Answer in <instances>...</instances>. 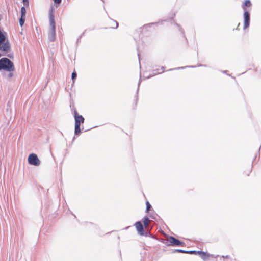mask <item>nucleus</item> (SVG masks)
<instances>
[{"instance_id": "nucleus-1", "label": "nucleus", "mask_w": 261, "mask_h": 261, "mask_svg": "<svg viewBox=\"0 0 261 261\" xmlns=\"http://www.w3.org/2000/svg\"><path fill=\"white\" fill-rule=\"evenodd\" d=\"M6 33L0 30V50L4 52H9L11 45L8 40L6 38Z\"/></svg>"}, {"instance_id": "nucleus-2", "label": "nucleus", "mask_w": 261, "mask_h": 261, "mask_svg": "<svg viewBox=\"0 0 261 261\" xmlns=\"http://www.w3.org/2000/svg\"><path fill=\"white\" fill-rule=\"evenodd\" d=\"M4 70L8 72H12L15 70L13 63L7 58H3L0 59V70Z\"/></svg>"}, {"instance_id": "nucleus-3", "label": "nucleus", "mask_w": 261, "mask_h": 261, "mask_svg": "<svg viewBox=\"0 0 261 261\" xmlns=\"http://www.w3.org/2000/svg\"><path fill=\"white\" fill-rule=\"evenodd\" d=\"M74 116L75 119V134L78 135L81 133V124L84 123L85 119L82 115L77 114L76 110L74 111Z\"/></svg>"}, {"instance_id": "nucleus-4", "label": "nucleus", "mask_w": 261, "mask_h": 261, "mask_svg": "<svg viewBox=\"0 0 261 261\" xmlns=\"http://www.w3.org/2000/svg\"><path fill=\"white\" fill-rule=\"evenodd\" d=\"M28 161L29 164L34 166H39L40 164V160L37 155L34 153H32L29 155Z\"/></svg>"}, {"instance_id": "nucleus-5", "label": "nucleus", "mask_w": 261, "mask_h": 261, "mask_svg": "<svg viewBox=\"0 0 261 261\" xmlns=\"http://www.w3.org/2000/svg\"><path fill=\"white\" fill-rule=\"evenodd\" d=\"M167 241L170 243V245L172 246H178L184 244V243L173 237H168L167 238Z\"/></svg>"}, {"instance_id": "nucleus-6", "label": "nucleus", "mask_w": 261, "mask_h": 261, "mask_svg": "<svg viewBox=\"0 0 261 261\" xmlns=\"http://www.w3.org/2000/svg\"><path fill=\"white\" fill-rule=\"evenodd\" d=\"M243 9L244 10V28L246 29L248 27L249 25L250 22V14L248 12L246 11V8L245 7H243Z\"/></svg>"}, {"instance_id": "nucleus-7", "label": "nucleus", "mask_w": 261, "mask_h": 261, "mask_svg": "<svg viewBox=\"0 0 261 261\" xmlns=\"http://www.w3.org/2000/svg\"><path fill=\"white\" fill-rule=\"evenodd\" d=\"M50 29L48 33V39L50 41H54L56 38V27L55 25L50 26Z\"/></svg>"}, {"instance_id": "nucleus-8", "label": "nucleus", "mask_w": 261, "mask_h": 261, "mask_svg": "<svg viewBox=\"0 0 261 261\" xmlns=\"http://www.w3.org/2000/svg\"><path fill=\"white\" fill-rule=\"evenodd\" d=\"M135 226L137 230L138 231V233L141 235H143V232H144V229H143V225H142V223H141V222H140V221L137 222L135 224Z\"/></svg>"}, {"instance_id": "nucleus-9", "label": "nucleus", "mask_w": 261, "mask_h": 261, "mask_svg": "<svg viewBox=\"0 0 261 261\" xmlns=\"http://www.w3.org/2000/svg\"><path fill=\"white\" fill-rule=\"evenodd\" d=\"M50 26L55 25V22L54 18L53 11L51 10L49 13V16Z\"/></svg>"}, {"instance_id": "nucleus-10", "label": "nucleus", "mask_w": 261, "mask_h": 261, "mask_svg": "<svg viewBox=\"0 0 261 261\" xmlns=\"http://www.w3.org/2000/svg\"><path fill=\"white\" fill-rule=\"evenodd\" d=\"M197 254H199L201 257V258L204 260H207L210 256L206 253L200 251H197Z\"/></svg>"}, {"instance_id": "nucleus-11", "label": "nucleus", "mask_w": 261, "mask_h": 261, "mask_svg": "<svg viewBox=\"0 0 261 261\" xmlns=\"http://www.w3.org/2000/svg\"><path fill=\"white\" fill-rule=\"evenodd\" d=\"M26 10L24 7H22L21 9V16L25 17Z\"/></svg>"}, {"instance_id": "nucleus-12", "label": "nucleus", "mask_w": 261, "mask_h": 261, "mask_svg": "<svg viewBox=\"0 0 261 261\" xmlns=\"http://www.w3.org/2000/svg\"><path fill=\"white\" fill-rule=\"evenodd\" d=\"M25 19V17L21 16V18H20V20H19V24H20V26H22L24 24Z\"/></svg>"}, {"instance_id": "nucleus-13", "label": "nucleus", "mask_w": 261, "mask_h": 261, "mask_svg": "<svg viewBox=\"0 0 261 261\" xmlns=\"http://www.w3.org/2000/svg\"><path fill=\"white\" fill-rule=\"evenodd\" d=\"M149 220V219L147 217H145L143 220V223L145 227H147V226L148 224Z\"/></svg>"}, {"instance_id": "nucleus-14", "label": "nucleus", "mask_w": 261, "mask_h": 261, "mask_svg": "<svg viewBox=\"0 0 261 261\" xmlns=\"http://www.w3.org/2000/svg\"><path fill=\"white\" fill-rule=\"evenodd\" d=\"M244 5L247 7H250L251 6V2L249 0H246L244 2Z\"/></svg>"}, {"instance_id": "nucleus-15", "label": "nucleus", "mask_w": 261, "mask_h": 261, "mask_svg": "<svg viewBox=\"0 0 261 261\" xmlns=\"http://www.w3.org/2000/svg\"><path fill=\"white\" fill-rule=\"evenodd\" d=\"M186 253H189V254H197V251H186Z\"/></svg>"}, {"instance_id": "nucleus-16", "label": "nucleus", "mask_w": 261, "mask_h": 261, "mask_svg": "<svg viewBox=\"0 0 261 261\" xmlns=\"http://www.w3.org/2000/svg\"><path fill=\"white\" fill-rule=\"evenodd\" d=\"M151 205L150 204H149V203L148 202H146V211H148Z\"/></svg>"}, {"instance_id": "nucleus-17", "label": "nucleus", "mask_w": 261, "mask_h": 261, "mask_svg": "<svg viewBox=\"0 0 261 261\" xmlns=\"http://www.w3.org/2000/svg\"><path fill=\"white\" fill-rule=\"evenodd\" d=\"M23 2L24 6H29V0H23Z\"/></svg>"}, {"instance_id": "nucleus-18", "label": "nucleus", "mask_w": 261, "mask_h": 261, "mask_svg": "<svg viewBox=\"0 0 261 261\" xmlns=\"http://www.w3.org/2000/svg\"><path fill=\"white\" fill-rule=\"evenodd\" d=\"M76 77V73L75 72H73L72 73V79L73 80Z\"/></svg>"}, {"instance_id": "nucleus-19", "label": "nucleus", "mask_w": 261, "mask_h": 261, "mask_svg": "<svg viewBox=\"0 0 261 261\" xmlns=\"http://www.w3.org/2000/svg\"><path fill=\"white\" fill-rule=\"evenodd\" d=\"M55 3L58 4H60L61 2V0H53Z\"/></svg>"}, {"instance_id": "nucleus-20", "label": "nucleus", "mask_w": 261, "mask_h": 261, "mask_svg": "<svg viewBox=\"0 0 261 261\" xmlns=\"http://www.w3.org/2000/svg\"><path fill=\"white\" fill-rule=\"evenodd\" d=\"M178 251L179 252L186 253V251H185V250H178Z\"/></svg>"}, {"instance_id": "nucleus-21", "label": "nucleus", "mask_w": 261, "mask_h": 261, "mask_svg": "<svg viewBox=\"0 0 261 261\" xmlns=\"http://www.w3.org/2000/svg\"><path fill=\"white\" fill-rule=\"evenodd\" d=\"M13 76V73H10L9 74V77H12Z\"/></svg>"}, {"instance_id": "nucleus-22", "label": "nucleus", "mask_w": 261, "mask_h": 261, "mask_svg": "<svg viewBox=\"0 0 261 261\" xmlns=\"http://www.w3.org/2000/svg\"><path fill=\"white\" fill-rule=\"evenodd\" d=\"M114 23H115V24H116V28H117V27H118V23H117V22H115V21H114Z\"/></svg>"}]
</instances>
